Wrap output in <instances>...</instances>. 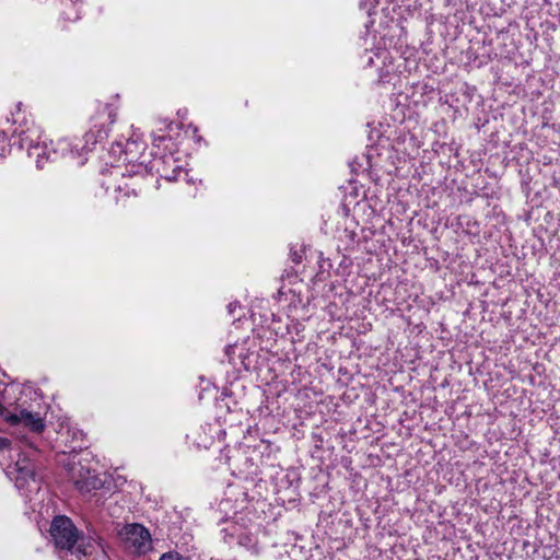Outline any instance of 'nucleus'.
<instances>
[{
    "mask_svg": "<svg viewBox=\"0 0 560 560\" xmlns=\"http://www.w3.org/2000/svg\"><path fill=\"white\" fill-rule=\"evenodd\" d=\"M381 4V0H361V5L366 9L370 18L362 59L368 67L377 69L381 82L389 83L396 77V68L387 46L392 44V31L396 25L394 19L388 18V7L378 9Z\"/></svg>",
    "mask_w": 560,
    "mask_h": 560,
    "instance_id": "1",
    "label": "nucleus"
},
{
    "mask_svg": "<svg viewBox=\"0 0 560 560\" xmlns=\"http://www.w3.org/2000/svg\"><path fill=\"white\" fill-rule=\"evenodd\" d=\"M173 121L160 120L158 127L152 131V160L142 158L138 166L143 174H156L166 180H176L184 173L178 161L174 158L175 142L171 136L174 127Z\"/></svg>",
    "mask_w": 560,
    "mask_h": 560,
    "instance_id": "2",
    "label": "nucleus"
},
{
    "mask_svg": "<svg viewBox=\"0 0 560 560\" xmlns=\"http://www.w3.org/2000/svg\"><path fill=\"white\" fill-rule=\"evenodd\" d=\"M116 118L115 108L107 103H100L95 108L94 115L90 118V128L84 135V145H73L67 138H61L56 142L50 141L54 160L58 158H69L77 161L79 165L84 164V154L92 148L107 138L109 126Z\"/></svg>",
    "mask_w": 560,
    "mask_h": 560,
    "instance_id": "3",
    "label": "nucleus"
},
{
    "mask_svg": "<svg viewBox=\"0 0 560 560\" xmlns=\"http://www.w3.org/2000/svg\"><path fill=\"white\" fill-rule=\"evenodd\" d=\"M13 144L20 149H25L30 158H34L37 168H43L49 161L54 160L50 142L43 139L42 130L33 121L23 120L13 130Z\"/></svg>",
    "mask_w": 560,
    "mask_h": 560,
    "instance_id": "4",
    "label": "nucleus"
},
{
    "mask_svg": "<svg viewBox=\"0 0 560 560\" xmlns=\"http://www.w3.org/2000/svg\"><path fill=\"white\" fill-rule=\"evenodd\" d=\"M144 149L145 143L143 141V135L131 126L129 137L126 139L122 137L116 140L112 144L109 153L117 159V161L122 160L126 162L128 172L142 175L143 170L139 167L138 164L142 158H148L143 153Z\"/></svg>",
    "mask_w": 560,
    "mask_h": 560,
    "instance_id": "5",
    "label": "nucleus"
},
{
    "mask_svg": "<svg viewBox=\"0 0 560 560\" xmlns=\"http://www.w3.org/2000/svg\"><path fill=\"white\" fill-rule=\"evenodd\" d=\"M22 453L19 454V458L14 465L15 472V486L19 490L28 488L31 490H37L39 488L38 482L35 478V467L32 463V457L36 454V450L31 442L27 440H21Z\"/></svg>",
    "mask_w": 560,
    "mask_h": 560,
    "instance_id": "6",
    "label": "nucleus"
},
{
    "mask_svg": "<svg viewBox=\"0 0 560 560\" xmlns=\"http://www.w3.org/2000/svg\"><path fill=\"white\" fill-rule=\"evenodd\" d=\"M37 407L31 406L25 407V402L22 401L18 405L14 412L2 411L1 415L12 424H23L28 428L32 432L40 433L45 429V420L42 412L40 401L36 402Z\"/></svg>",
    "mask_w": 560,
    "mask_h": 560,
    "instance_id": "7",
    "label": "nucleus"
},
{
    "mask_svg": "<svg viewBox=\"0 0 560 560\" xmlns=\"http://www.w3.org/2000/svg\"><path fill=\"white\" fill-rule=\"evenodd\" d=\"M50 535L55 546L62 550H72L79 541V530L73 522L65 515L54 517Z\"/></svg>",
    "mask_w": 560,
    "mask_h": 560,
    "instance_id": "8",
    "label": "nucleus"
},
{
    "mask_svg": "<svg viewBox=\"0 0 560 560\" xmlns=\"http://www.w3.org/2000/svg\"><path fill=\"white\" fill-rule=\"evenodd\" d=\"M126 548L133 555H145L152 549V538L149 529L141 524H128L121 532Z\"/></svg>",
    "mask_w": 560,
    "mask_h": 560,
    "instance_id": "9",
    "label": "nucleus"
},
{
    "mask_svg": "<svg viewBox=\"0 0 560 560\" xmlns=\"http://www.w3.org/2000/svg\"><path fill=\"white\" fill-rule=\"evenodd\" d=\"M225 355L229 360V363H231L234 366H237L238 364L243 366L245 370L249 369L248 363L246 362L247 355L245 354V348L244 346L238 345H229L225 348Z\"/></svg>",
    "mask_w": 560,
    "mask_h": 560,
    "instance_id": "10",
    "label": "nucleus"
},
{
    "mask_svg": "<svg viewBox=\"0 0 560 560\" xmlns=\"http://www.w3.org/2000/svg\"><path fill=\"white\" fill-rule=\"evenodd\" d=\"M124 172L119 167H113L109 172V177L102 182L103 187L108 192L109 190H114L115 192H120L124 190L120 184H116L118 177H124Z\"/></svg>",
    "mask_w": 560,
    "mask_h": 560,
    "instance_id": "11",
    "label": "nucleus"
},
{
    "mask_svg": "<svg viewBox=\"0 0 560 560\" xmlns=\"http://www.w3.org/2000/svg\"><path fill=\"white\" fill-rule=\"evenodd\" d=\"M74 485L80 492L88 493L91 490L96 489L101 485V481L95 476H91L88 470V477L75 479Z\"/></svg>",
    "mask_w": 560,
    "mask_h": 560,
    "instance_id": "12",
    "label": "nucleus"
},
{
    "mask_svg": "<svg viewBox=\"0 0 560 560\" xmlns=\"http://www.w3.org/2000/svg\"><path fill=\"white\" fill-rule=\"evenodd\" d=\"M65 4L67 2L71 3L73 5V9L72 11L66 15V19L69 20V21H75L80 18V11L78 9V3L81 1V0H61Z\"/></svg>",
    "mask_w": 560,
    "mask_h": 560,
    "instance_id": "13",
    "label": "nucleus"
},
{
    "mask_svg": "<svg viewBox=\"0 0 560 560\" xmlns=\"http://www.w3.org/2000/svg\"><path fill=\"white\" fill-rule=\"evenodd\" d=\"M10 141L4 132L0 131V158L5 156L10 151Z\"/></svg>",
    "mask_w": 560,
    "mask_h": 560,
    "instance_id": "14",
    "label": "nucleus"
},
{
    "mask_svg": "<svg viewBox=\"0 0 560 560\" xmlns=\"http://www.w3.org/2000/svg\"><path fill=\"white\" fill-rule=\"evenodd\" d=\"M159 560H187L182 555L175 551L163 553Z\"/></svg>",
    "mask_w": 560,
    "mask_h": 560,
    "instance_id": "15",
    "label": "nucleus"
},
{
    "mask_svg": "<svg viewBox=\"0 0 560 560\" xmlns=\"http://www.w3.org/2000/svg\"><path fill=\"white\" fill-rule=\"evenodd\" d=\"M92 549L93 545L89 544L86 547H84L83 544L81 542L77 548V552L86 556L89 553H92Z\"/></svg>",
    "mask_w": 560,
    "mask_h": 560,
    "instance_id": "16",
    "label": "nucleus"
},
{
    "mask_svg": "<svg viewBox=\"0 0 560 560\" xmlns=\"http://www.w3.org/2000/svg\"><path fill=\"white\" fill-rule=\"evenodd\" d=\"M236 306H237V304H232V303H231V304L229 305V312H230V313H233V312L235 311Z\"/></svg>",
    "mask_w": 560,
    "mask_h": 560,
    "instance_id": "17",
    "label": "nucleus"
},
{
    "mask_svg": "<svg viewBox=\"0 0 560 560\" xmlns=\"http://www.w3.org/2000/svg\"><path fill=\"white\" fill-rule=\"evenodd\" d=\"M293 261L294 262H300L301 261V256H298V255L294 254Z\"/></svg>",
    "mask_w": 560,
    "mask_h": 560,
    "instance_id": "18",
    "label": "nucleus"
},
{
    "mask_svg": "<svg viewBox=\"0 0 560 560\" xmlns=\"http://www.w3.org/2000/svg\"><path fill=\"white\" fill-rule=\"evenodd\" d=\"M8 445L7 440H0V447H4Z\"/></svg>",
    "mask_w": 560,
    "mask_h": 560,
    "instance_id": "19",
    "label": "nucleus"
}]
</instances>
